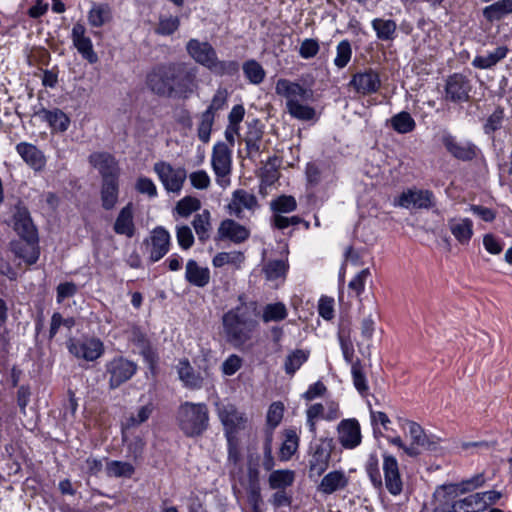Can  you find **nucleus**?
I'll return each instance as SVG.
<instances>
[{"label": "nucleus", "instance_id": "nucleus-1", "mask_svg": "<svg viewBox=\"0 0 512 512\" xmlns=\"http://www.w3.org/2000/svg\"><path fill=\"white\" fill-rule=\"evenodd\" d=\"M146 85L160 97L188 99L199 88L198 68L183 62L161 64L147 74Z\"/></svg>", "mask_w": 512, "mask_h": 512}, {"label": "nucleus", "instance_id": "nucleus-2", "mask_svg": "<svg viewBox=\"0 0 512 512\" xmlns=\"http://www.w3.org/2000/svg\"><path fill=\"white\" fill-rule=\"evenodd\" d=\"M239 304L222 315V332L228 344L243 347L253 337L259 323L256 304L246 302L244 295L238 296Z\"/></svg>", "mask_w": 512, "mask_h": 512}, {"label": "nucleus", "instance_id": "nucleus-3", "mask_svg": "<svg viewBox=\"0 0 512 512\" xmlns=\"http://www.w3.org/2000/svg\"><path fill=\"white\" fill-rule=\"evenodd\" d=\"M188 55L198 64L217 76H234L239 71V63L235 60H219L216 50L207 41L190 39L186 44Z\"/></svg>", "mask_w": 512, "mask_h": 512}, {"label": "nucleus", "instance_id": "nucleus-4", "mask_svg": "<svg viewBox=\"0 0 512 512\" xmlns=\"http://www.w3.org/2000/svg\"><path fill=\"white\" fill-rule=\"evenodd\" d=\"M176 420L187 437L201 436L209 426L208 407L204 403L186 401L178 407Z\"/></svg>", "mask_w": 512, "mask_h": 512}, {"label": "nucleus", "instance_id": "nucleus-5", "mask_svg": "<svg viewBox=\"0 0 512 512\" xmlns=\"http://www.w3.org/2000/svg\"><path fill=\"white\" fill-rule=\"evenodd\" d=\"M334 449L332 438L323 437L317 442L311 443L308 451V476L320 477L329 467L331 454Z\"/></svg>", "mask_w": 512, "mask_h": 512}, {"label": "nucleus", "instance_id": "nucleus-6", "mask_svg": "<svg viewBox=\"0 0 512 512\" xmlns=\"http://www.w3.org/2000/svg\"><path fill=\"white\" fill-rule=\"evenodd\" d=\"M138 366L123 356H115L105 364V376L111 390L117 389L129 381L137 372Z\"/></svg>", "mask_w": 512, "mask_h": 512}, {"label": "nucleus", "instance_id": "nucleus-7", "mask_svg": "<svg viewBox=\"0 0 512 512\" xmlns=\"http://www.w3.org/2000/svg\"><path fill=\"white\" fill-rule=\"evenodd\" d=\"M153 171L167 192L174 194L181 192L187 178L185 168H175L169 162L158 161L153 165Z\"/></svg>", "mask_w": 512, "mask_h": 512}, {"label": "nucleus", "instance_id": "nucleus-8", "mask_svg": "<svg viewBox=\"0 0 512 512\" xmlns=\"http://www.w3.org/2000/svg\"><path fill=\"white\" fill-rule=\"evenodd\" d=\"M67 348L74 357L89 362L99 359L105 351L103 342L96 337L69 339Z\"/></svg>", "mask_w": 512, "mask_h": 512}, {"label": "nucleus", "instance_id": "nucleus-9", "mask_svg": "<svg viewBox=\"0 0 512 512\" xmlns=\"http://www.w3.org/2000/svg\"><path fill=\"white\" fill-rule=\"evenodd\" d=\"M471 90L470 80L460 73H454L446 79L444 99L453 103L467 102L470 99Z\"/></svg>", "mask_w": 512, "mask_h": 512}, {"label": "nucleus", "instance_id": "nucleus-10", "mask_svg": "<svg viewBox=\"0 0 512 512\" xmlns=\"http://www.w3.org/2000/svg\"><path fill=\"white\" fill-rule=\"evenodd\" d=\"M219 419L224 427L227 440L235 439L236 434L245 428L244 414L232 404H220L217 407Z\"/></svg>", "mask_w": 512, "mask_h": 512}, {"label": "nucleus", "instance_id": "nucleus-11", "mask_svg": "<svg viewBox=\"0 0 512 512\" xmlns=\"http://www.w3.org/2000/svg\"><path fill=\"white\" fill-rule=\"evenodd\" d=\"M170 234L162 226L153 229L149 238L145 239L144 245L151 262L162 259L170 249Z\"/></svg>", "mask_w": 512, "mask_h": 512}, {"label": "nucleus", "instance_id": "nucleus-12", "mask_svg": "<svg viewBox=\"0 0 512 512\" xmlns=\"http://www.w3.org/2000/svg\"><path fill=\"white\" fill-rule=\"evenodd\" d=\"M441 142L452 157L464 162L475 159L479 151L474 143L458 141L455 136L448 132L442 135Z\"/></svg>", "mask_w": 512, "mask_h": 512}, {"label": "nucleus", "instance_id": "nucleus-13", "mask_svg": "<svg viewBox=\"0 0 512 512\" xmlns=\"http://www.w3.org/2000/svg\"><path fill=\"white\" fill-rule=\"evenodd\" d=\"M403 208L429 209L434 206V194L430 190L408 189L394 203Z\"/></svg>", "mask_w": 512, "mask_h": 512}, {"label": "nucleus", "instance_id": "nucleus-14", "mask_svg": "<svg viewBox=\"0 0 512 512\" xmlns=\"http://www.w3.org/2000/svg\"><path fill=\"white\" fill-rule=\"evenodd\" d=\"M337 439L344 449H355L361 444L362 435L358 420L343 419L337 425Z\"/></svg>", "mask_w": 512, "mask_h": 512}, {"label": "nucleus", "instance_id": "nucleus-15", "mask_svg": "<svg viewBox=\"0 0 512 512\" xmlns=\"http://www.w3.org/2000/svg\"><path fill=\"white\" fill-rule=\"evenodd\" d=\"M89 163L98 170L102 180L119 179L120 167L116 158L108 152H94L88 158Z\"/></svg>", "mask_w": 512, "mask_h": 512}, {"label": "nucleus", "instance_id": "nucleus-16", "mask_svg": "<svg viewBox=\"0 0 512 512\" xmlns=\"http://www.w3.org/2000/svg\"><path fill=\"white\" fill-rule=\"evenodd\" d=\"M351 86L358 94L371 95L381 87V80L378 72L369 68L361 72L355 73L350 82Z\"/></svg>", "mask_w": 512, "mask_h": 512}, {"label": "nucleus", "instance_id": "nucleus-17", "mask_svg": "<svg viewBox=\"0 0 512 512\" xmlns=\"http://www.w3.org/2000/svg\"><path fill=\"white\" fill-rule=\"evenodd\" d=\"M71 39L79 54L90 64L98 62V55L93 49L92 40L86 35V28L82 23L74 24Z\"/></svg>", "mask_w": 512, "mask_h": 512}, {"label": "nucleus", "instance_id": "nucleus-18", "mask_svg": "<svg viewBox=\"0 0 512 512\" xmlns=\"http://www.w3.org/2000/svg\"><path fill=\"white\" fill-rule=\"evenodd\" d=\"M382 468L386 489L391 495H400L403 490V482L397 459L392 455L384 454Z\"/></svg>", "mask_w": 512, "mask_h": 512}, {"label": "nucleus", "instance_id": "nucleus-19", "mask_svg": "<svg viewBox=\"0 0 512 512\" xmlns=\"http://www.w3.org/2000/svg\"><path fill=\"white\" fill-rule=\"evenodd\" d=\"M211 165L217 177H225L231 172V150L224 142L214 145L212 151Z\"/></svg>", "mask_w": 512, "mask_h": 512}, {"label": "nucleus", "instance_id": "nucleus-20", "mask_svg": "<svg viewBox=\"0 0 512 512\" xmlns=\"http://www.w3.org/2000/svg\"><path fill=\"white\" fill-rule=\"evenodd\" d=\"M461 486L458 484H446L438 487L434 493L437 512H454L450 511L451 506L458 500L457 497L463 494Z\"/></svg>", "mask_w": 512, "mask_h": 512}, {"label": "nucleus", "instance_id": "nucleus-21", "mask_svg": "<svg viewBox=\"0 0 512 512\" xmlns=\"http://www.w3.org/2000/svg\"><path fill=\"white\" fill-rule=\"evenodd\" d=\"M217 235L220 240H230L233 243L239 244L249 238L250 231L232 219H225L220 223Z\"/></svg>", "mask_w": 512, "mask_h": 512}, {"label": "nucleus", "instance_id": "nucleus-22", "mask_svg": "<svg viewBox=\"0 0 512 512\" xmlns=\"http://www.w3.org/2000/svg\"><path fill=\"white\" fill-rule=\"evenodd\" d=\"M258 207L256 196L243 189H238L233 192L232 200L228 205L229 213L235 215L237 218H242L244 209L254 212Z\"/></svg>", "mask_w": 512, "mask_h": 512}, {"label": "nucleus", "instance_id": "nucleus-23", "mask_svg": "<svg viewBox=\"0 0 512 512\" xmlns=\"http://www.w3.org/2000/svg\"><path fill=\"white\" fill-rule=\"evenodd\" d=\"M275 92L277 95L286 98V102L299 99L309 100L313 95L311 90L304 88L299 83L292 82L284 78L277 80L275 85Z\"/></svg>", "mask_w": 512, "mask_h": 512}, {"label": "nucleus", "instance_id": "nucleus-24", "mask_svg": "<svg viewBox=\"0 0 512 512\" xmlns=\"http://www.w3.org/2000/svg\"><path fill=\"white\" fill-rule=\"evenodd\" d=\"M263 125L258 119L247 123V130L244 135V142L248 157H253L261 152L262 139L264 135Z\"/></svg>", "mask_w": 512, "mask_h": 512}, {"label": "nucleus", "instance_id": "nucleus-25", "mask_svg": "<svg viewBox=\"0 0 512 512\" xmlns=\"http://www.w3.org/2000/svg\"><path fill=\"white\" fill-rule=\"evenodd\" d=\"M130 341L137 346L139 353L144 358V361L153 370L158 362V355L152 348L147 336L139 328H133L130 332Z\"/></svg>", "mask_w": 512, "mask_h": 512}, {"label": "nucleus", "instance_id": "nucleus-26", "mask_svg": "<svg viewBox=\"0 0 512 512\" xmlns=\"http://www.w3.org/2000/svg\"><path fill=\"white\" fill-rule=\"evenodd\" d=\"M16 151L23 161L35 171H42L46 165V158L41 150L28 142L16 145Z\"/></svg>", "mask_w": 512, "mask_h": 512}, {"label": "nucleus", "instance_id": "nucleus-27", "mask_svg": "<svg viewBox=\"0 0 512 512\" xmlns=\"http://www.w3.org/2000/svg\"><path fill=\"white\" fill-rule=\"evenodd\" d=\"M14 229L21 238L36 239L37 231L26 207L17 206L13 215Z\"/></svg>", "mask_w": 512, "mask_h": 512}, {"label": "nucleus", "instance_id": "nucleus-28", "mask_svg": "<svg viewBox=\"0 0 512 512\" xmlns=\"http://www.w3.org/2000/svg\"><path fill=\"white\" fill-rule=\"evenodd\" d=\"M405 423L408 425L411 438V444L409 446H414L415 449L420 452L421 449L429 451L437 449L438 441L429 437L420 424L410 420H405Z\"/></svg>", "mask_w": 512, "mask_h": 512}, {"label": "nucleus", "instance_id": "nucleus-29", "mask_svg": "<svg viewBox=\"0 0 512 512\" xmlns=\"http://www.w3.org/2000/svg\"><path fill=\"white\" fill-rule=\"evenodd\" d=\"M113 230L118 235H124L132 238L135 235L136 227L134 224V208L131 202L124 206L113 225Z\"/></svg>", "mask_w": 512, "mask_h": 512}, {"label": "nucleus", "instance_id": "nucleus-30", "mask_svg": "<svg viewBox=\"0 0 512 512\" xmlns=\"http://www.w3.org/2000/svg\"><path fill=\"white\" fill-rule=\"evenodd\" d=\"M11 250L16 257L23 259L29 265L36 263L40 254L37 238H21L18 241H13L11 243Z\"/></svg>", "mask_w": 512, "mask_h": 512}, {"label": "nucleus", "instance_id": "nucleus-31", "mask_svg": "<svg viewBox=\"0 0 512 512\" xmlns=\"http://www.w3.org/2000/svg\"><path fill=\"white\" fill-rule=\"evenodd\" d=\"M260 455L258 453H249L246 462V478L248 489L251 496L260 497Z\"/></svg>", "mask_w": 512, "mask_h": 512}, {"label": "nucleus", "instance_id": "nucleus-32", "mask_svg": "<svg viewBox=\"0 0 512 512\" xmlns=\"http://www.w3.org/2000/svg\"><path fill=\"white\" fill-rule=\"evenodd\" d=\"M176 369L179 379L186 388L196 390L203 386L204 378L194 370L188 359H181Z\"/></svg>", "mask_w": 512, "mask_h": 512}, {"label": "nucleus", "instance_id": "nucleus-33", "mask_svg": "<svg viewBox=\"0 0 512 512\" xmlns=\"http://www.w3.org/2000/svg\"><path fill=\"white\" fill-rule=\"evenodd\" d=\"M349 478L345 472L341 470H334L327 473L321 480L318 490L330 495L336 491L343 490L348 486Z\"/></svg>", "mask_w": 512, "mask_h": 512}, {"label": "nucleus", "instance_id": "nucleus-34", "mask_svg": "<svg viewBox=\"0 0 512 512\" xmlns=\"http://www.w3.org/2000/svg\"><path fill=\"white\" fill-rule=\"evenodd\" d=\"M448 227L451 234L462 245L470 242L473 236V222L469 218H450Z\"/></svg>", "mask_w": 512, "mask_h": 512}, {"label": "nucleus", "instance_id": "nucleus-35", "mask_svg": "<svg viewBox=\"0 0 512 512\" xmlns=\"http://www.w3.org/2000/svg\"><path fill=\"white\" fill-rule=\"evenodd\" d=\"M185 279L196 287H205L210 282V270L200 266L195 260L190 259L186 263Z\"/></svg>", "mask_w": 512, "mask_h": 512}, {"label": "nucleus", "instance_id": "nucleus-36", "mask_svg": "<svg viewBox=\"0 0 512 512\" xmlns=\"http://www.w3.org/2000/svg\"><path fill=\"white\" fill-rule=\"evenodd\" d=\"M119 179L102 180L100 189L101 206L104 210H112L118 203Z\"/></svg>", "mask_w": 512, "mask_h": 512}, {"label": "nucleus", "instance_id": "nucleus-37", "mask_svg": "<svg viewBox=\"0 0 512 512\" xmlns=\"http://www.w3.org/2000/svg\"><path fill=\"white\" fill-rule=\"evenodd\" d=\"M299 436L294 428L284 431V441L279 450V457L282 461H288L297 452L299 448Z\"/></svg>", "mask_w": 512, "mask_h": 512}, {"label": "nucleus", "instance_id": "nucleus-38", "mask_svg": "<svg viewBox=\"0 0 512 512\" xmlns=\"http://www.w3.org/2000/svg\"><path fill=\"white\" fill-rule=\"evenodd\" d=\"M508 53L506 46H499L485 56L478 55L472 61V66L477 69H490L503 60Z\"/></svg>", "mask_w": 512, "mask_h": 512}, {"label": "nucleus", "instance_id": "nucleus-39", "mask_svg": "<svg viewBox=\"0 0 512 512\" xmlns=\"http://www.w3.org/2000/svg\"><path fill=\"white\" fill-rule=\"evenodd\" d=\"M192 226L199 241H207L210 238V232L212 229L210 211L204 209L201 213L196 214L193 218Z\"/></svg>", "mask_w": 512, "mask_h": 512}, {"label": "nucleus", "instance_id": "nucleus-40", "mask_svg": "<svg viewBox=\"0 0 512 512\" xmlns=\"http://www.w3.org/2000/svg\"><path fill=\"white\" fill-rule=\"evenodd\" d=\"M512 13V0H500L483 9V16L489 22L497 21Z\"/></svg>", "mask_w": 512, "mask_h": 512}, {"label": "nucleus", "instance_id": "nucleus-41", "mask_svg": "<svg viewBox=\"0 0 512 512\" xmlns=\"http://www.w3.org/2000/svg\"><path fill=\"white\" fill-rule=\"evenodd\" d=\"M454 512H479L485 509V503L482 501L480 493L471 494L451 506Z\"/></svg>", "mask_w": 512, "mask_h": 512}, {"label": "nucleus", "instance_id": "nucleus-42", "mask_svg": "<svg viewBox=\"0 0 512 512\" xmlns=\"http://www.w3.org/2000/svg\"><path fill=\"white\" fill-rule=\"evenodd\" d=\"M41 114L43 115V119L49 123L50 127L53 130H56L59 132H64L68 129L69 124H70V119L60 109H54V110L43 109L41 111Z\"/></svg>", "mask_w": 512, "mask_h": 512}, {"label": "nucleus", "instance_id": "nucleus-43", "mask_svg": "<svg viewBox=\"0 0 512 512\" xmlns=\"http://www.w3.org/2000/svg\"><path fill=\"white\" fill-rule=\"evenodd\" d=\"M295 473L292 470L281 469L272 471L269 475V486L271 489H285L293 484Z\"/></svg>", "mask_w": 512, "mask_h": 512}, {"label": "nucleus", "instance_id": "nucleus-44", "mask_svg": "<svg viewBox=\"0 0 512 512\" xmlns=\"http://www.w3.org/2000/svg\"><path fill=\"white\" fill-rule=\"evenodd\" d=\"M371 24L376 32L378 39L383 41H389L394 39L395 32L397 29V25L394 20L375 18Z\"/></svg>", "mask_w": 512, "mask_h": 512}, {"label": "nucleus", "instance_id": "nucleus-45", "mask_svg": "<svg viewBox=\"0 0 512 512\" xmlns=\"http://www.w3.org/2000/svg\"><path fill=\"white\" fill-rule=\"evenodd\" d=\"M242 69L247 80L253 85H259L265 79L266 72L256 60L251 59L244 62Z\"/></svg>", "mask_w": 512, "mask_h": 512}, {"label": "nucleus", "instance_id": "nucleus-46", "mask_svg": "<svg viewBox=\"0 0 512 512\" xmlns=\"http://www.w3.org/2000/svg\"><path fill=\"white\" fill-rule=\"evenodd\" d=\"M201 201L194 196H185L180 199L174 209L173 214L183 218L189 217L192 213L200 210Z\"/></svg>", "mask_w": 512, "mask_h": 512}, {"label": "nucleus", "instance_id": "nucleus-47", "mask_svg": "<svg viewBox=\"0 0 512 512\" xmlns=\"http://www.w3.org/2000/svg\"><path fill=\"white\" fill-rule=\"evenodd\" d=\"M287 316V308L282 302L270 303L263 308L262 321L264 323L279 322Z\"/></svg>", "mask_w": 512, "mask_h": 512}, {"label": "nucleus", "instance_id": "nucleus-48", "mask_svg": "<svg viewBox=\"0 0 512 512\" xmlns=\"http://www.w3.org/2000/svg\"><path fill=\"white\" fill-rule=\"evenodd\" d=\"M390 123L392 128L399 134H407L412 132L416 127V122L412 118V116L406 112L402 111L396 115H394L390 119Z\"/></svg>", "mask_w": 512, "mask_h": 512}, {"label": "nucleus", "instance_id": "nucleus-49", "mask_svg": "<svg viewBox=\"0 0 512 512\" xmlns=\"http://www.w3.org/2000/svg\"><path fill=\"white\" fill-rule=\"evenodd\" d=\"M286 109L293 118L302 121H309L315 117V109L308 105L301 104L299 100L286 102Z\"/></svg>", "mask_w": 512, "mask_h": 512}, {"label": "nucleus", "instance_id": "nucleus-50", "mask_svg": "<svg viewBox=\"0 0 512 512\" xmlns=\"http://www.w3.org/2000/svg\"><path fill=\"white\" fill-rule=\"evenodd\" d=\"M135 468L129 462L110 460L106 463V474L108 477H127L134 474Z\"/></svg>", "mask_w": 512, "mask_h": 512}, {"label": "nucleus", "instance_id": "nucleus-51", "mask_svg": "<svg viewBox=\"0 0 512 512\" xmlns=\"http://www.w3.org/2000/svg\"><path fill=\"white\" fill-rule=\"evenodd\" d=\"M244 258V254L239 251L220 252L214 256L212 264L216 268H220L225 265H233L236 268H239L243 263Z\"/></svg>", "mask_w": 512, "mask_h": 512}, {"label": "nucleus", "instance_id": "nucleus-52", "mask_svg": "<svg viewBox=\"0 0 512 512\" xmlns=\"http://www.w3.org/2000/svg\"><path fill=\"white\" fill-rule=\"evenodd\" d=\"M110 20V8L106 4H95L88 13V21L92 27H101Z\"/></svg>", "mask_w": 512, "mask_h": 512}, {"label": "nucleus", "instance_id": "nucleus-53", "mask_svg": "<svg viewBox=\"0 0 512 512\" xmlns=\"http://www.w3.org/2000/svg\"><path fill=\"white\" fill-rule=\"evenodd\" d=\"M153 412V405L147 404L137 409L136 413H131L126 417L125 422L122 426L124 429L137 427L142 423L146 422Z\"/></svg>", "mask_w": 512, "mask_h": 512}, {"label": "nucleus", "instance_id": "nucleus-54", "mask_svg": "<svg viewBox=\"0 0 512 512\" xmlns=\"http://www.w3.org/2000/svg\"><path fill=\"white\" fill-rule=\"evenodd\" d=\"M504 120V108L501 106H497L493 113L488 116L483 125L484 133L486 135H493L496 131L502 128Z\"/></svg>", "mask_w": 512, "mask_h": 512}, {"label": "nucleus", "instance_id": "nucleus-55", "mask_svg": "<svg viewBox=\"0 0 512 512\" xmlns=\"http://www.w3.org/2000/svg\"><path fill=\"white\" fill-rule=\"evenodd\" d=\"M308 353L304 350L297 349L291 352L285 359L284 370L288 375L294 373L307 361Z\"/></svg>", "mask_w": 512, "mask_h": 512}, {"label": "nucleus", "instance_id": "nucleus-56", "mask_svg": "<svg viewBox=\"0 0 512 512\" xmlns=\"http://www.w3.org/2000/svg\"><path fill=\"white\" fill-rule=\"evenodd\" d=\"M351 374L353 378V384L356 390L361 394L365 395L367 394L369 387L367 384V379L364 373L363 366L360 362V360H357L352 363L351 366Z\"/></svg>", "mask_w": 512, "mask_h": 512}, {"label": "nucleus", "instance_id": "nucleus-57", "mask_svg": "<svg viewBox=\"0 0 512 512\" xmlns=\"http://www.w3.org/2000/svg\"><path fill=\"white\" fill-rule=\"evenodd\" d=\"M352 57V47L348 40H342L336 47V56L334 58V65L338 69L345 68L350 62Z\"/></svg>", "mask_w": 512, "mask_h": 512}, {"label": "nucleus", "instance_id": "nucleus-58", "mask_svg": "<svg viewBox=\"0 0 512 512\" xmlns=\"http://www.w3.org/2000/svg\"><path fill=\"white\" fill-rule=\"evenodd\" d=\"M214 115L210 111H204L200 116V122L197 128L198 138L203 143H208L214 123Z\"/></svg>", "mask_w": 512, "mask_h": 512}, {"label": "nucleus", "instance_id": "nucleus-59", "mask_svg": "<svg viewBox=\"0 0 512 512\" xmlns=\"http://www.w3.org/2000/svg\"><path fill=\"white\" fill-rule=\"evenodd\" d=\"M289 265L285 260H271L264 267V273L268 280H275L284 277Z\"/></svg>", "mask_w": 512, "mask_h": 512}, {"label": "nucleus", "instance_id": "nucleus-60", "mask_svg": "<svg viewBox=\"0 0 512 512\" xmlns=\"http://www.w3.org/2000/svg\"><path fill=\"white\" fill-rule=\"evenodd\" d=\"M297 207L293 196L282 195L271 202V209L277 214L290 213Z\"/></svg>", "mask_w": 512, "mask_h": 512}, {"label": "nucleus", "instance_id": "nucleus-61", "mask_svg": "<svg viewBox=\"0 0 512 512\" xmlns=\"http://www.w3.org/2000/svg\"><path fill=\"white\" fill-rule=\"evenodd\" d=\"M176 238L178 245L184 250L190 249L194 244V235L188 225L176 226Z\"/></svg>", "mask_w": 512, "mask_h": 512}, {"label": "nucleus", "instance_id": "nucleus-62", "mask_svg": "<svg viewBox=\"0 0 512 512\" xmlns=\"http://www.w3.org/2000/svg\"><path fill=\"white\" fill-rule=\"evenodd\" d=\"M180 20L177 16L160 17L156 32L160 35H171L179 27Z\"/></svg>", "mask_w": 512, "mask_h": 512}, {"label": "nucleus", "instance_id": "nucleus-63", "mask_svg": "<svg viewBox=\"0 0 512 512\" xmlns=\"http://www.w3.org/2000/svg\"><path fill=\"white\" fill-rule=\"evenodd\" d=\"M371 272L369 268L361 270L355 275V277L349 282L348 288L355 293L357 297H360L364 291L367 279L370 277Z\"/></svg>", "mask_w": 512, "mask_h": 512}, {"label": "nucleus", "instance_id": "nucleus-64", "mask_svg": "<svg viewBox=\"0 0 512 512\" xmlns=\"http://www.w3.org/2000/svg\"><path fill=\"white\" fill-rule=\"evenodd\" d=\"M284 405L282 402H273L267 412V424L271 429L276 428L282 421Z\"/></svg>", "mask_w": 512, "mask_h": 512}]
</instances>
